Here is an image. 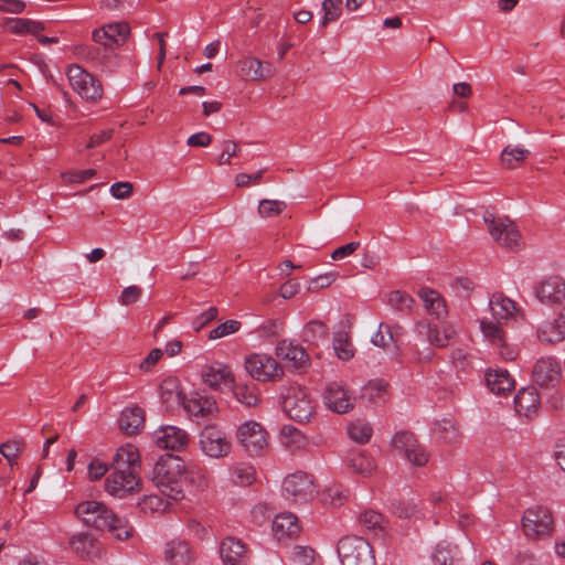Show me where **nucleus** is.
Segmentation results:
<instances>
[{
  "label": "nucleus",
  "mask_w": 565,
  "mask_h": 565,
  "mask_svg": "<svg viewBox=\"0 0 565 565\" xmlns=\"http://www.w3.org/2000/svg\"><path fill=\"white\" fill-rule=\"evenodd\" d=\"M418 297L424 302L425 309L437 319L446 316V303L440 294L434 289L422 288L418 291Z\"/></svg>",
  "instance_id": "nucleus-35"
},
{
  "label": "nucleus",
  "mask_w": 565,
  "mask_h": 565,
  "mask_svg": "<svg viewBox=\"0 0 565 565\" xmlns=\"http://www.w3.org/2000/svg\"><path fill=\"white\" fill-rule=\"evenodd\" d=\"M199 445L204 455L215 459L226 457L232 448L225 434L213 426H206L201 431Z\"/></svg>",
  "instance_id": "nucleus-13"
},
{
  "label": "nucleus",
  "mask_w": 565,
  "mask_h": 565,
  "mask_svg": "<svg viewBox=\"0 0 565 565\" xmlns=\"http://www.w3.org/2000/svg\"><path fill=\"white\" fill-rule=\"evenodd\" d=\"M537 338L543 343H558L565 340V324L558 317L553 321H545L537 329Z\"/></svg>",
  "instance_id": "nucleus-33"
},
{
  "label": "nucleus",
  "mask_w": 565,
  "mask_h": 565,
  "mask_svg": "<svg viewBox=\"0 0 565 565\" xmlns=\"http://www.w3.org/2000/svg\"><path fill=\"white\" fill-rule=\"evenodd\" d=\"M282 409L291 419L306 423L315 414V403L305 388L290 386L282 395Z\"/></svg>",
  "instance_id": "nucleus-5"
},
{
  "label": "nucleus",
  "mask_w": 565,
  "mask_h": 565,
  "mask_svg": "<svg viewBox=\"0 0 565 565\" xmlns=\"http://www.w3.org/2000/svg\"><path fill=\"white\" fill-rule=\"evenodd\" d=\"M333 349L342 361H349L354 356V347L345 332H339L333 339Z\"/></svg>",
  "instance_id": "nucleus-44"
},
{
  "label": "nucleus",
  "mask_w": 565,
  "mask_h": 565,
  "mask_svg": "<svg viewBox=\"0 0 565 565\" xmlns=\"http://www.w3.org/2000/svg\"><path fill=\"white\" fill-rule=\"evenodd\" d=\"M348 465L363 476H370L375 469L374 460L362 451H352L348 457Z\"/></svg>",
  "instance_id": "nucleus-38"
},
{
  "label": "nucleus",
  "mask_w": 565,
  "mask_h": 565,
  "mask_svg": "<svg viewBox=\"0 0 565 565\" xmlns=\"http://www.w3.org/2000/svg\"><path fill=\"white\" fill-rule=\"evenodd\" d=\"M372 343L379 348H386L393 341L391 329L387 324L380 323L379 330L372 335Z\"/></svg>",
  "instance_id": "nucleus-58"
},
{
  "label": "nucleus",
  "mask_w": 565,
  "mask_h": 565,
  "mask_svg": "<svg viewBox=\"0 0 565 565\" xmlns=\"http://www.w3.org/2000/svg\"><path fill=\"white\" fill-rule=\"evenodd\" d=\"M335 278L337 275L334 273L319 275L310 280L308 290L317 291L319 289L327 288L335 280Z\"/></svg>",
  "instance_id": "nucleus-62"
},
{
  "label": "nucleus",
  "mask_w": 565,
  "mask_h": 565,
  "mask_svg": "<svg viewBox=\"0 0 565 565\" xmlns=\"http://www.w3.org/2000/svg\"><path fill=\"white\" fill-rule=\"evenodd\" d=\"M186 479L196 489L203 490L209 487L210 479L204 469L191 466L186 471Z\"/></svg>",
  "instance_id": "nucleus-53"
},
{
  "label": "nucleus",
  "mask_w": 565,
  "mask_h": 565,
  "mask_svg": "<svg viewBox=\"0 0 565 565\" xmlns=\"http://www.w3.org/2000/svg\"><path fill=\"white\" fill-rule=\"evenodd\" d=\"M489 308L493 318L499 320H515L519 316H523L516 302L502 292H495L491 296Z\"/></svg>",
  "instance_id": "nucleus-21"
},
{
  "label": "nucleus",
  "mask_w": 565,
  "mask_h": 565,
  "mask_svg": "<svg viewBox=\"0 0 565 565\" xmlns=\"http://www.w3.org/2000/svg\"><path fill=\"white\" fill-rule=\"evenodd\" d=\"M347 498V493L340 486L328 487L320 494L321 503L333 508L342 505Z\"/></svg>",
  "instance_id": "nucleus-46"
},
{
  "label": "nucleus",
  "mask_w": 565,
  "mask_h": 565,
  "mask_svg": "<svg viewBox=\"0 0 565 565\" xmlns=\"http://www.w3.org/2000/svg\"><path fill=\"white\" fill-rule=\"evenodd\" d=\"M492 238L502 247L518 250L523 246L521 234L516 225L508 217H495L491 213L483 216Z\"/></svg>",
  "instance_id": "nucleus-6"
},
{
  "label": "nucleus",
  "mask_w": 565,
  "mask_h": 565,
  "mask_svg": "<svg viewBox=\"0 0 565 565\" xmlns=\"http://www.w3.org/2000/svg\"><path fill=\"white\" fill-rule=\"evenodd\" d=\"M486 383L492 393L504 395L514 388L515 382L507 370H489L486 373Z\"/></svg>",
  "instance_id": "nucleus-30"
},
{
  "label": "nucleus",
  "mask_w": 565,
  "mask_h": 565,
  "mask_svg": "<svg viewBox=\"0 0 565 565\" xmlns=\"http://www.w3.org/2000/svg\"><path fill=\"white\" fill-rule=\"evenodd\" d=\"M93 539L87 533H77L70 539L71 547L78 554H89Z\"/></svg>",
  "instance_id": "nucleus-54"
},
{
  "label": "nucleus",
  "mask_w": 565,
  "mask_h": 565,
  "mask_svg": "<svg viewBox=\"0 0 565 565\" xmlns=\"http://www.w3.org/2000/svg\"><path fill=\"white\" fill-rule=\"evenodd\" d=\"M415 332L418 337L424 338L429 344L437 348L452 344L457 337L456 328L452 324L446 323L438 328L426 320L415 323Z\"/></svg>",
  "instance_id": "nucleus-12"
},
{
  "label": "nucleus",
  "mask_w": 565,
  "mask_h": 565,
  "mask_svg": "<svg viewBox=\"0 0 565 565\" xmlns=\"http://www.w3.org/2000/svg\"><path fill=\"white\" fill-rule=\"evenodd\" d=\"M372 426L362 419H356L348 426L350 438L359 444L367 443L372 437Z\"/></svg>",
  "instance_id": "nucleus-42"
},
{
  "label": "nucleus",
  "mask_w": 565,
  "mask_h": 565,
  "mask_svg": "<svg viewBox=\"0 0 565 565\" xmlns=\"http://www.w3.org/2000/svg\"><path fill=\"white\" fill-rule=\"evenodd\" d=\"M134 191L130 182H116L110 186V193L114 198L125 200L131 196Z\"/></svg>",
  "instance_id": "nucleus-63"
},
{
  "label": "nucleus",
  "mask_w": 565,
  "mask_h": 565,
  "mask_svg": "<svg viewBox=\"0 0 565 565\" xmlns=\"http://www.w3.org/2000/svg\"><path fill=\"white\" fill-rule=\"evenodd\" d=\"M67 78L71 87L83 99L96 103L103 97L102 83L79 65H71L67 70Z\"/></svg>",
  "instance_id": "nucleus-7"
},
{
  "label": "nucleus",
  "mask_w": 565,
  "mask_h": 565,
  "mask_svg": "<svg viewBox=\"0 0 565 565\" xmlns=\"http://www.w3.org/2000/svg\"><path fill=\"white\" fill-rule=\"evenodd\" d=\"M354 402L353 394L340 383H329L323 391V403L333 413H349L354 408Z\"/></svg>",
  "instance_id": "nucleus-14"
},
{
  "label": "nucleus",
  "mask_w": 565,
  "mask_h": 565,
  "mask_svg": "<svg viewBox=\"0 0 565 565\" xmlns=\"http://www.w3.org/2000/svg\"><path fill=\"white\" fill-rule=\"evenodd\" d=\"M461 559L457 545L448 542H439L433 553L435 565H455Z\"/></svg>",
  "instance_id": "nucleus-36"
},
{
  "label": "nucleus",
  "mask_w": 565,
  "mask_h": 565,
  "mask_svg": "<svg viewBox=\"0 0 565 565\" xmlns=\"http://www.w3.org/2000/svg\"><path fill=\"white\" fill-rule=\"evenodd\" d=\"M530 151L520 146H507L501 152V162L508 169H514L519 163L523 162Z\"/></svg>",
  "instance_id": "nucleus-39"
},
{
  "label": "nucleus",
  "mask_w": 565,
  "mask_h": 565,
  "mask_svg": "<svg viewBox=\"0 0 565 565\" xmlns=\"http://www.w3.org/2000/svg\"><path fill=\"white\" fill-rule=\"evenodd\" d=\"M236 435L241 446L252 457L262 456L268 447V434L266 429L255 420H247L241 424Z\"/></svg>",
  "instance_id": "nucleus-9"
},
{
  "label": "nucleus",
  "mask_w": 565,
  "mask_h": 565,
  "mask_svg": "<svg viewBox=\"0 0 565 565\" xmlns=\"http://www.w3.org/2000/svg\"><path fill=\"white\" fill-rule=\"evenodd\" d=\"M276 353L278 358L290 362L296 369L303 367L309 358L308 353L301 345L288 340H281L277 344Z\"/></svg>",
  "instance_id": "nucleus-25"
},
{
  "label": "nucleus",
  "mask_w": 565,
  "mask_h": 565,
  "mask_svg": "<svg viewBox=\"0 0 565 565\" xmlns=\"http://www.w3.org/2000/svg\"><path fill=\"white\" fill-rule=\"evenodd\" d=\"M388 305L398 311H411L414 305V299L399 290L391 291L387 298Z\"/></svg>",
  "instance_id": "nucleus-50"
},
{
  "label": "nucleus",
  "mask_w": 565,
  "mask_h": 565,
  "mask_svg": "<svg viewBox=\"0 0 565 565\" xmlns=\"http://www.w3.org/2000/svg\"><path fill=\"white\" fill-rule=\"evenodd\" d=\"M282 492L286 499L295 503H307L315 498L318 489L312 476L299 471L284 479Z\"/></svg>",
  "instance_id": "nucleus-8"
},
{
  "label": "nucleus",
  "mask_w": 565,
  "mask_h": 565,
  "mask_svg": "<svg viewBox=\"0 0 565 565\" xmlns=\"http://www.w3.org/2000/svg\"><path fill=\"white\" fill-rule=\"evenodd\" d=\"M203 382L211 388H218L222 384L233 382V373L228 365L214 362L203 367L201 373Z\"/></svg>",
  "instance_id": "nucleus-24"
},
{
  "label": "nucleus",
  "mask_w": 565,
  "mask_h": 565,
  "mask_svg": "<svg viewBox=\"0 0 565 565\" xmlns=\"http://www.w3.org/2000/svg\"><path fill=\"white\" fill-rule=\"evenodd\" d=\"M24 449L22 440H8L0 445V454L8 460L9 466L12 468L18 457Z\"/></svg>",
  "instance_id": "nucleus-49"
},
{
  "label": "nucleus",
  "mask_w": 565,
  "mask_h": 565,
  "mask_svg": "<svg viewBox=\"0 0 565 565\" xmlns=\"http://www.w3.org/2000/svg\"><path fill=\"white\" fill-rule=\"evenodd\" d=\"M532 377L541 387H554L562 377L561 363L551 356L541 358L533 366Z\"/></svg>",
  "instance_id": "nucleus-19"
},
{
  "label": "nucleus",
  "mask_w": 565,
  "mask_h": 565,
  "mask_svg": "<svg viewBox=\"0 0 565 565\" xmlns=\"http://www.w3.org/2000/svg\"><path fill=\"white\" fill-rule=\"evenodd\" d=\"M271 529L278 540L284 537H295L300 533L301 526L298 518L290 513L284 512L277 514L271 523Z\"/></svg>",
  "instance_id": "nucleus-27"
},
{
  "label": "nucleus",
  "mask_w": 565,
  "mask_h": 565,
  "mask_svg": "<svg viewBox=\"0 0 565 565\" xmlns=\"http://www.w3.org/2000/svg\"><path fill=\"white\" fill-rule=\"evenodd\" d=\"M274 67L270 63H263L255 57H246L239 61V76L247 81H260L270 77Z\"/></svg>",
  "instance_id": "nucleus-23"
},
{
  "label": "nucleus",
  "mask_w": 565,
  "mask_h": 565,
  "mask_svg": "<svg viewBox=\"0 0 565 565\" xmlns=\"http://www.w3.org/2000/svg\"><path fill=\"white\" fill-rule=\"evenodd\" d=\"M220 555L225 565H247L248 554L244 543L227 536L220 544Z\"/></svg>",
  "instance_id": "nucleus-20"
},
{
  "label": "nucleus",
  "mask_w": 565,
  "mask_h": 565,
  "mask_svg": "<svg viewBox=\"0 0 565 565\" xmlns=\"http://www.w3.org/2000/svg\"><path fill=\"white\" fill-rule=\"evenodd\" d=\"M129 34L130 28L126 22H113L95 29L92 39L104 47L121 46Z\"/></svg>",
  "instance_id": "nucleus-16"
},
{
  "label": "nucleus",
  "mask_w": 565,
  "mask_h": 565,
  "mask_svg": "<svg viewBox=\"0 0 565 565\" xmlns=\"http://www.w3.org/2000/svg\"><path fill=\"white\" fill-rule=\"evenodd\" d=\"M359 522L365 531L376 534L383 530L384 518L376 511H364L360 514Z\"/></svg>",
  "instance_id": "nucleus-47"
},
{
  "label": "nucleus",
  "mask_w": 565,
  "mask_h": 565,
  "mask_svg": "<svg viewBox=\"0 0 565 565\" xmlns=\"http://www.w3.org/2000/svg\"><path fill=\"white\" fill-rule=\"evenodd\" d=\"M323 17L321 25H327L330 22L338 20L342 13V0H324L322 2Z\"/></svg>",
  "instance_id": "nucleus-51"
},
{
  "label": "nucleus",
  "mask_w": 565,
  "mask_h": 565,
  "mask_svg": "<svg viewBox=\"0 0 565 565\" xmlns=\"http://www.w3.org/2000/svg\"><path fill=\"white\" fill-rule=\"evenodd\" d=\"M287 207L286 202L280 200L263 199L258 203L257 213L262 218L279 216Z\"/></svg>",
  "instance_id": "nucleus-45"
},
{
  "label": "nucleus",
  "mask_w": 565,
  "mask_h": 565,
  "mask_svg": "<svg viewBox=\"0 0 565 565\" xmlns=\"http://www.w3.org/2000/svg\"><path fill=\"white\" fill-rule=\"evenodd\" d=\"M540 397L534 387L521 388L514 397V407L518 414L530 417L536 413Z\"/></svg>",
  "instance_id": "nucleus-29"
},
{
  "label": "nucleus",
  "mask_w": 565,
  "mask_h": 565,
  "mask_svg": "<svg viewBox=\"0 0 565 565\" xmlns=\"http://www.w3.org/2000/svg\"><path fill=\"white\" fill-rule=\"evenodd\" d=\"M222 152L217 158V164H231V159L237 157L241 152L238 145L232 140H224L221 145Z\"/></svg>",
  "instance_id": "nucleus-55"
},
{
  "label": "nucleus",
  "mask_w": 565,
  "mask_h": 565,
  "mask_svg": "<svg viewBox=\"0 0 565 565\" xmlns=\"http://www.w3.org/2000/svg\"><path fill=\"white\" fill-rule=\"evenodd\" d=\"M185 412L194 418H210L217 412L213 397L196 394L183 402Z\"/></svg>",
  "instance_id": "nucleus-22"
},
{
  "label": "nucleus",
  "mask_w": 565,
  "mask_h": 565,
  "mask_svg": "<svg viewBox=\"0 0 565 565\" xmlns=\"http://www.w3.org/2000/svg\"><path fill=\"white\" fill-rule=\"evenodd\" d=\"M338 555L342 565H375L374 551L367 540L347 535L338 542Z\"/></svg>",
  "instance_id": "nucleus-4"
},
{
  "label": "nucleus",
  "mask_w": 565,
  "mask_h": 565,
  "mask_svg": "<svg viewBox=\"0 0 565 565\" xmlns=\"http://www.w3.org/2000/svg\"><path fill=\"white\" fill-rule=\"evenodd\" d=\"M494 348L498 349L500 356L505 361H514L519 355L516 345L508 343L505 339L502 340V343L494 345Z\"/></svg>",
  "instance_id": "nucleus-64"
},
{
  "label": "nucleus",
  "mask_w": 565,
  "mask_h": 565,
  "mask_svg": "<svg viewBox=\"0 0 565 565\" xmlns=\"http://www.w3.org/2000/svg\"><path fill=\"white\" fill-rule=\"evenodd\" d=\"M280 443L291 454L302 451L309 445L308 437L291 425L281 428Z\"/></svg>",
  "instance_id": "nucleus-32"
},
{
  "label": "nucleus",
  "mask_w": 565,
  "mask_h": 565,
  "mask_svg": "<svg viewBox=\"0 0 565 565\" xmlns=\"http://www.w3.org/2000/svg\"><path fill=\"white\" fill-rule=\"evenodd\" d=\"M74 54L82 58L94 63H100L99 50L87 44H78L73 49Z\"/></svg>",
  "instance_id": "nucleus-56"
},
{
  "label": "nucleus",
  "mask_w": 565,
  "mask_h": 565,
  "mask_svg": "<svg viewBox=\"0 0 565 565\" xmlns=\"http://www.w3.org/2000/svg\"><path fill=\"white\" fill-rule=\"evenodd\" d=\"M139 488L135 471L115 469L105 480V490L113 497L124 498Z\"/></svg>",
  "instance_id": "nucleus-15"
},
{
  "label": "nucleus",
  "mask_w": 565,
  "mask_h": 565,
  "mask_svg": "<svg viewBox=\"0 0 565 565\" xmlns=\"http://www.w3.org/2000/svg\"><path fill=\"white\" fill-rule=\"evenodd\" d=\"M233 394L242 405L247 407L256 406L259 402V391L255 384H235Z\"/></svg>",
  "instance_id": "nucleus-37"
},
{
  "label": "nucleus",
  "mask_w": 565,
  "mask_h": 565,
  "mask_svg": "<svg viewBox=\"0 0 565 565\" xmlns=\"http://www.w3.org/2000/svg\"><path fill=\"white\" fill-rule=\"evenodd\" d=\"M245 370L254 380L259 382L277 381L284 375V370L279 363L265 353H253L246 356Z\"/></svg>",
  "instance_id": "nucleus-10"
},
{
  "label": "nucleus",
  "mask_w": 565,
  "mask_h": 565,
  "mask_svg": "<svg viewBox=\"0 0 565 565\" xmlns=\"http://www.w3.org/2000/svg\"><path fill=\"white\" fill-rule=\"evenodd\" d=\"M536 299L548 306L561 303L565 300V280L559 276H550L534 286Z\"/></svg>",
  "instance_id": "nucleus-17"
},
{
  "label": "nucleus",
  "mask_w": 565,
  "mask_h": 565,
  "mask_svg": "<svg viewBox=\"0 0 565 565\" xmlns=\"http://www.w3.org/2000/svg\"><path fill=\"white\" fill-rule=\"evenodd\" d=\"M435 429L445 443H456L459 438V428L451 419H441L436 423Z\"/></svg>",
  "instance_id": "nucleus-48"
},
{
  "label": "nucleus",
  "mask_w": 565,
  "mask_h": 565,
  "mask_svg": "<svg viewBox=\"0 0 565 565\" xmlns=\"http://www.w3.org/2000/svg\"><path fill=\"white\" fill-rule=\"evenodd\" d=\"M480 330L483 337L494 347L502 343L505 339V332L498 321H490L488 319L480 320Z\"/></svg>",
  "instance_id": "nucleus-41"
},
{
  "label": "nucleus",
  "mask_w": 565,
  "mask_h": 565,
  "mask_svg": "<svg viewBox=\"0 0 565 565\" xmlns=\"http://www.w3.org/2000/svg\"><path fill=\"white\" fill-rule=\"evenodd\" d=\"M521 530L524 536L532 542L551 539L555 532L552 510L541 504L526 508L521 518Z\"/></svg>",
  "instance_id": "nucleus-3"
},
{
  "label": "nucleus",
  "mask_w": 565,
  "mask_h": 565,
  "mask_svg": "<svg viewBox=\"0 0 565 565\" xmlns=\"http://www.w3.org/2000/svg\"><path fill=\"white\" fill-rule=\"evenodd\" d=\"M265 171H266V169H260V170H258L257 172H255L253 174L238 173L235 177V184L238 188H247L252 183L259 184Z\"/></svg>",
  "instance_id": "nucleus-59"
},
{
  "label": "nucleus",
  "mask_w": 565,
  "mask_h": 565,
  "mask_svg": "<svg viewBox=\"0 0 565 565\" xmlns=\"http://www.w3.org/2000/svg\"><path fill=\"white\" fill-rule=\"evenodd\" d=\"M256 479L254 467L246 463H238L231 470V480L238 486H250Z\"/></svg>",
  "instance_id": "nucleus-43"
},
{
  "label": "nucleus",
  "mask_w": 565,
  "mask_h": 565,
  "mask_svg": "<svg viewBox=\"0 0 565 565\" xmlns=\"http://www.w3.org/2000/svg\"><path fill=\"white\" fill-rule=\"evenodd\" d=\"M393 449L409 463L423 467L428 462L429 455L411 431L396 433L392 439Z\"/></svg>",
  "instance_id": "nucleus-11"
},
{
  "label": "nucleus",
  "mask_w": 565,
  "mask_h": 565,
  "mask_svg": "<svg viewBox=\"0 0 565 565\" xmlns=\"http://www.w3.org/2000/svg\"><path fill=\"white\" fill-rule=\"evenodd\" d=\"M295 565H320V558L310 546L296 545L290 552Z\"/></svg>",
  "instance_id": "nucleus-40"
},
{
  "label": "nucleus",
  "mask_w": 565,
  "mask_h": 565,
  "mask_svg": "<svg viewBox=\"0 0 565 565\" xmlns=\"http://www.w3.org/2000/svg\"><path fill=\"white\" fill-rule=\"evenodd\" d=\"M153 440L161 449L181 451L188 446L190 437L184 429L167 425L159 427L153 433Z\"/></svg>",
  "instance_id": "nucleus-18"
},
{
  "label": "nucleus",
  "mask_w": 565,
  "mask_h": 565,
  "mask_svg": "<svg viewBox=\"0 0 565 565\" xmlns=\"http://www.w3.org/2000/svg\"><path fill=\"white\" fill-rule=\"evenodd\" d=\"M140 456L138 449L127 444L121 446L115 454L114 457V467L115 469L127 470V471H137L139 469Z\"/></svg>",
  "instance_id": "nucleus-31"
},
{
  "label": "nucleus",
  "mask_w": 565,
  "mask_h": 565,
  "mask_svg": "<svg viewBox=\"0 0 565 565\" xmlns=\"http://www.w3.org/2000/svg\"><path fill=\"white\" fill-rule=\"evenodd\" d=\"M394 513L402 519H409L417 513V504L412 501H398L393 503Z\"/></svg>",
  "instance_id": "nucleus-57"
},
{
  "label": "nucleus",
  "mask_w": 565,
  "mask_h": 565,
  "mask_svg": "<svg viewBox=\"0 0 565 565\" xmlns=\"http://www.w3.org/2000/svg\"><path fill=\"white\" fill-rule=\"evenodd\" d=\"M145 424V412L141 407L132 406L126 407L120 415L119 426L120 428L131 435L139 431Z\"/></svg>",
  "instance_id": "nucleus-34"
},
{
  "label": "nucleus",
  "mask_w": 565,
  "mask_h": 565,
  "mask_svg": "<svg viewBox=\"0 0 565 565\" xmlns=\"http://www.w3.org/2000/svg\"><path fill=\"white\" fill-rule=\"evenodd\" d=\"M168 508V502H166L161 497L156 494H150L146 497L142 501V509H149L152 512H164Z\"/></svg>",
  "instance_id": "nucleus-61"
},
{
  "label": "nucleus",
  "mask_w": 565,
  "mask_h": 565,
  "mask_svg": "<svg viewBox=\"0 0 565 565\" xmlns=\"http://www.w3.org/2000/svg\"><path fill=\"white\" fill-rule=\"evenodd\" d=\"M142 290L140 287L132 285L124 288L121 291L119 301L124 306H129L131 303H135L139 300L141 297Z\"/></svg>",
  "instance_id": "nucleus-60"
},
{
  "label": "nucleus",
  "mask_w": 565,
  "mask_h": 565,
  "mask_svg": "<svg viewBox=\"0 0 565 565\" xmlns=\"http://www.w3.org/2000/svg\"><path fill=\"white\" fill-rule=\"evenodd\" d=\"M75 514L87 526L97 530H107L114 537L124 541L132 536L134 527L129 522L114 513L105 503L99 501L81 502Z\"/></svg>",
  "instance_id": "nucleus-1"
},
{
  "label": "nucleus",
  "mask_w": 565,
  "mask_h": 565,
  "mask_svg": "<svg viewBox=\"0 0 565 565\" xmlns=\"http://www.w3.org/2000/svg\"><path fill=\"white\" fill-rule=\"evenodd\" d=\"M241 327L242 323L237 320H226L225 322L213 328L209 333V338L211 340L221 339L223 337L236 333Z\"/></svg>",
  "instance_id": "nucleus-52"
},
{
  "label": "nucleus",
  "mask_w": 565,
  "mask_h": 565,
  "mask_svg": "<svg viewBox=\"0 0 565 565\" xmlns=\"http://www.w3.org/2000/svg\"><path fill=\"white\" fill-rule=\"evenodd\" d=\"M185 467L175 456H161L152 469V481L159 491L173 501L184 498L183 476Z\"/></svg>",
  "instance_id": "nucleus-2"
},
{
  "label": "nucleus",
  "mask_w": 565,
  "mask_h": 565,
  "mask_svg": "<svg viewBox=\"0 0 565 565\" xmlns=\"http://www.w3.org/2000/svg\"><path fill=\"white\" fill-rule=\"evenodd\" d=\"M164 555L170 565H190L194 561V554L189 543L181 540L168 542Z\"/></svg>",
  "instance_id": "nucleus-26"
},
{
  "label": "nucleus",
  "mask_w": 565,
  "mask_h": 565,
  "mask_svg": "<svg viewBox=\"0 0 565 565\" xmlns=\"http://www.w3.org/2000/svg\"><path fill=\"white\" fill-rule=\"evenodd\" d=\"M3 26L15 35L31 34L38 36L40 32L45 30L43 22L28 18H6L3 20Z\"/></svg>",
  "instance_id": "nucleus-28"
}]
</instances>
